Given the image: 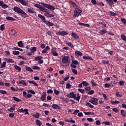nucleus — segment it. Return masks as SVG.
I'll return each mask as SVG.
<instances>
[{
	"mask_svg": "<svg viewBox=\"0 0 126 126\" xmlns=\"http://www.w3.org/2000/svg\"><path fill=\"white\" fill-rule=\"evenodd\" d=\"M41 4H42V6L39 10L40 11H42V12H45H45H47L49 11L48 9H50V10H51L52 11L55 10V7L52 5L45 3L43 2L41 3ZM46 8H47L48 9Z\"/></svg>",
	"mask_w": 126,
	"mask_h": 126,
	"instance_id": "obj_1",
	"label": "nucleus"
},
{
	"mask_svg": "<svg viewBox=\"0 0 126 126\" xmlns=\"http://www.w3.org/2000/svg\"><path fill=\"white\" fill-rule=\"evenodd\" d=\"M66 96L68 98H74V100H76L78 102H79V100L80 99L79 94H74V92L69 93Z\"/></svg>",
	"mask_w": 126,
	"mask_h": 126,
	"instance_id": "obj_2",
	"label": "nucleus"
},
{
	"mask_svg": "<svg viewBox=\"0 0 126 126\" xmlns=\"http://www.w3.org/2000/svg\"><path fill=\"white\" fill-rule=\"evenodd\" d=\"M14 10L15 12H17V13H18L19 14L27 15V14L25 12H24V11H23L22 9L17 6H15L14 7Z\"/></svg>",
	"mask_w": 126,
	"mask_h": 126,
	"instance_id": "obj_3",
	"label": "nucleus"
},
{
	"mask_svg": "<svg viewBox=\"0 0 126 126\" xmlns=\"http://www.w3.org/2000/svg\"><path fill=\"white\" fill-rule=\"evenodd\" d=\"M82 12V10H80V9L79 8H76L74 11L73 18H75L76 16H79L80 13H81Z\"/></svg>",
	"mask_w": 126,
	"mask_h": 126,
	"instance_id": "obj_4",
	"label": "nucleus"
},
{
	"mask_svg": "<svg viewBox=\"0 0 126 126\" xmlns=\"http://www.w3.org/2000/svg\"><path fill=\"white\" fill-rule=\"evenodd\" d=\"M42 59H43L42 56H37L34 58V61L38 62V63L41 64L44 63V61L42 60Z\"/></svg>",
	"mask_w": 126,
	"mask_h": 126,
	"instance_id": "obj_5",
	"label": "nucleus"
},
{
	"mask_svg": "<svg viewBox=\"0 0 126 126\" xmlns=\"http://www.w3.org/2000/svg\"><path fill=\"white\" fill-rule=\"evenodd\" d=\"M89 102L93 104V105H98V99L95 97L92 98V100H89Z\"/></svg>",
	"mask_w": 126,
	"mask_h": 126,
	"instance_id": "obj_6",
	"label": "nucleus"
},
{
	"mask_svg": "<svg viewBox=\"0 0 126 126\" xmlns=\"http://www.w3.org/2000/svg\"><path fill=\"white\" fill-rule=\"evenodd\" d=\"M68 59H69V57L64 56L62 59V63L64 64H66V63H68Z\"/></svg>",
	"mask_w": 126,
	"mask_h": 126,
	"instance_id": "obj_7",
	"label": "nucleus"
},
{
	"mask_svg": "<svg viewBox=\"0 0 126 126\" xmlns=\"http://www.w3.org/2000/svg\"><path fill=\"white\" fill-rule=\"evenodd\" d=\"M68 33L65 31L58 32L57 33V35H60V36H65V35H67Z\"/></svg>",
	"mask_w": 126,
	"mask_h": 126,
	"instance_id": "obj_8",
	"label": "nucleus"
},
{
	"mask_svg": "<svg viewBox=\"0 0 126 126\" xmlns=\"http://www.w3.org/2000/svg\"><path fill=\"white\" fill-rule=\"evenodd\" d=\"M44 15L45 16H46L47 17H54L55 15L53 13H50V12L49 11L48 12H46L44 13Z\"/></svg>",
	"mask_w": 126,
	"mask_h": 126,
	"instance_id": "obj_9",
	"label": "nucleus"
},
{
	"mask_svg": "<svg viewBox=\"0 0 126 126\" xmlns=\"http://www.w3.org/2000/svg\"><path fill=\"white\" fill-rule=\"evenodd\" d=\"M46 96H47V94L46 92H44L42 93V94L40 97V99L42 101H46Z\"/></svg>",
	"mask_w": 126,
	"mask_h": 126,
	"instance_id": "obj_10",
	"label": "nucleus"
},
{
	"mask_svg": "<svg viewBox=\"0 0 126 126\" xmlns=\"http://www.w3.org/2000/svg\"><path fill=\"white\" fill-rule=\"evenodd\" d=\"M38 17L40 18V19H41V20L43 21V22H44V23H46V18L45 17V16L42 15L41 14H38Z\"/></svg>",
	"mask_w": 126,
	"mask_h": 126,
	"instance_id": "obj_11",
	"label": "nucleus"
},
{
	"mask_svg": "<svg viewBox=\"0 0 126 126\" xmlns=\"http://www.w3.org/2000/svg\"><path fill=\"white\" fill-rule=\"evenodd\" d=\"M52 107L54 110H61V107L59 106L58 104H53Z\"/></svg>",
	"mask_w": 126,
	"mask_h": 126,
	"instance_id": "obj_12",
	"label": "nucleus"
},
{
	"mask_svg": "<svg viewBox=\"0 0 126 126\" xmlns=\"http://www.w3.org/2000/svg\"><path fill=\"white\" fill-rule=\"evenodd\" d=\"M19 2L22 4V5H24L25 6H28V2L25 0H21Z\"/></svg>",
	"mask_w": 126,
	"mask_h": 126,
	"instance_id": "obj_13",
	"label": "nucleus"
},
{
	"mask_svg": "<svg viewBox=\"0 0 126 126\" xmlns=\"http://www.w3.org/2000/svg\"><path fill=\"white\" fill-rule=\"evenodd\" d=\"M75 55L77 57H79V56L82 57V56H83V54L82 53V52L79 51H75Z\"/></svg>",
	"mask_w": 126,
	"mask_h": 126,
	"instance_id": "obj_14",
	"label": "nucleus"
},
{
	"mask_svg": "<svg viewBox=\"0 0 126 126\" xmlns=\"http://www.w3.org/2000/svg\"><path fill=\"white\" fill-rule=\"evenodd\" d=\"M71 35L72 37H73L74 39H76L77 40L78 39H79V36L77 35V34L73 32H71Z\"/></svg>",
	"mask_w": 126,
	"mask_h": 126,
	"instance_id": "obj_15",
	"label": "nucleus"
},
{
	"mask_svg": "<svg viewBox=\"0 0 126 126\" xmlns=\"http://www.w3.org/2000/svg\"><path fill=\"white\" fill-rule=\"evenodd\" d=\"M28 12H29V13H36V12L34 11L33 8H28Z\"/></svg>",
	"mask_w": 126,
	"mask_h": 126,
	"instance_id": "obj_16",
	"label": "nucleus"
},
{
	"mask_svg": "<svg viewBox=\"0 0 126 126\" xmlns=\"http://www.w3.org/2000/svg\"><path fill=\"white\" fill-rule=\"evenodd\" d=\"M69 3L70 4H71V5L73 6L74 8H77L78 5L76 4V3H75V2H74L72 1H70Z\"/></svg>",
	"mask_w": 126,
	"mask_h": 126,
	"instance_id": "obj_17",
	"label": "nucleus"
},
{
	"mask_svg": "<svg viewBox=\"0 0 126 126\" xmlns=\"http://www.w3.org/2000/svg\"><path fill=\"white\" fill-rule=\"evenodd\" d=\"M45 24H46V25H47V26H48L49 27L51 26H54V25H55L54 23L50 21L45 22Z\"/></svg>",
	"mask_w": 126,
	"mask_h": 126,
	"instance_id": "obj_18",
	"label": "nucleus"
},
{
	"mask_svg": "<svg viewBox=\"0 0 126 126\" xmlns=\"http://www.w3.org/2000/svg\"><path fill=\"white\" fill-rule=\"evenodd\" d=\"M6 19L7 20H9L10 21H15V20H16V19H14L13 17H10V16L6 17Z\"/></svg>",
	"mask_w": 126,
	"mask_h": 126,
	"instance_id": "obj_19",
	"label": "nucleus"
},
{
	"mask_svg": "<svg viewBox=\"0 0 126 126\" xmlns=\"http://www.w3.org/2000/svg\"><path fill=\"white\" fill-rule=\"evenodd\" d=\"M49 50H50V47H49V46H46L45 49H44V50H42V54H46V53H47V52H48V51H49Z\"/></svg>",
	"mask_w": 126,
	"mask_h": 126,
	"instance_id": "obj_20",
	"label": "nucleus"
},
{
	"mask_svg": "<svg viewBox=\"0 0 126 126\" xmlns=\"http://www.w3.org/2000/svg\"><path fill=\"white\" fill-rule=\"evenodd\" d=\"M83 59L84 60H90L91 61H93V58L90 56H83Z\"/></svg>",
	"mask_w": 126,
	"mask_h": 126,
	"instance_id": "obj_21",
	"label": "nucleus"
},
{
	"mask_svg": "<svg viewBox=\"0 0 126 126\" xmlns=\"http://www.w3.org/2000/svg\"><path fill=\"white\" fill-rule=\"evenodd\" d=\"M19 84H22V85H24V86H27V84L26 82H25V81L24 80H21L20 81H19Z\"/></svg>",
	"mask_w": 126,
	"mask_h": 126,
	"instance_id": "obj_22",
	"label": "nucleus"
},
{
	"mask_svg": "<svg viewBox=\"0 0 126 126\" xmlns=\"http://www.w3.org/2000/svg\"><path fill=\"white\" fill-rule=\"evenodd\" d=\"M5 60H6V62H7V63H14V61H13L12 59H7L6 58H5Z\"/></svg>",
	"mask_w": 126,
	"mask_h": 126,
	"instance_id": "obj_23",
	"label": "nucleus"
},
{
	"mask_svg": "<svg viewBox=\"0 0 126 126\" xmlns=\"http://www.w3.org/2000/svg\"><path fill=\"white\" fill-rule=\"evenodd\" d=\"M28 82H29V83L30 84H33V85H34V86H38L36 82H35L34 81L28 80Z\"/></svg>",
	"mask_w": 126,
	"mask_h": 126,
	"instance_id": "obj_24",
	"label": "nucleus"
},
{
	"mask_svg": "<svg viewBox=\"0 0 126 126\" xmlns=\"http://www.w3.org/2000/svg\"><path fill=\"white\" fill-rule=\"evenodd\" d=\"M105 0L106 1H107L110 6H112V5H113V4H114V2H113V0Z\"/></svg>",
	"mask_w": 126,
	"mask_h": 126,
	"instance_id": "obj_25",
	"label": "nucleus"
},
{
	"mask_svg": "<svg viewBox=\"0 0 126 126\" xmlns=\"http://www.w3.org/2000/svg\"><path fill=\"white\" fill-rule=\"evenodd\" d=\"M107 32V30L106 29H103L102 30L99 31V33L101 35H104V34H105V33Z\"/></svg>",
	"mask_w": 126,
	"mask_h": 126,
	"instance_id": "obj_26",
	"label": "nucleus"
},
{
	"mask_svg": "<svg viewBox=\"0 0 126 126\" xmlns=\"http://www.w3.org/2000/svg\"><path fill=\"white\" fill-rule=\"evenodd\" d=\"M14 67L15 69H16V70H18L19 72H20V71H21V68L19 67V66L16 65L14 66Z\"/></svg>",
	"mask_w": 126,
	"mask_h": 126,
	"instance_id": "obj_27",
	"label": "nucleus"
},
{
	"mask_svg": "<svg viewBox=\"0 0 126 126\" xmlns=\"http://www.w3.org/2000/svg\"><path fill=\"white\" fill-rule=\"evenodd\" d=\"M121 114L123 117H126V111L122 109L121 110Z\"/></svg>",
	"mask_w": 126,
	"mask_h": 126,
	"instance_id": "obj_28",
	"label": "nucleus"
},
{
	"mask_svg": "<svg viewBox=\"0 0 126 126\" xmlns=\"http://www.w3.org/2000/svg\"><path fill=\"white\" fill-rule=\"evenodd\" d=\"M37 51V48L36 47H32L31 48V53H34Z\"/></svg>",
	"mask_w": 126,
	"mask_h": 126,
	"instance_id": "obj_29",
	"label": "nucleus"
},
{
	"mask_svg": "<svg viewBox=\"0 0 126 126\" xmlns=\"http://www.w3.org/2000/svg\"><path fill=\"white\" fill-rule=\"evenodd\" d=\"M99 24L102 28H105L106 27V24L104 22H100Z\"/></svg>",
	"mask_w": 126,
	"mask_h": 126,
	"instance_id": "obj_30",
	"label": "nucleus"
},
{
	"mask_svg": "<svg viewBox=\"0 0 126 126\" xmlns=\"http://www.w3.org/2000/svg\"><path fill=\"white\" fill-rule=\"evenodd\" d=\"M85 115L88 116L89 115H94V112H84Z\"/></svg>",
	"mask_w": 126,
	"mask_h": 126,
	"instance_id": "obj_31",
	"label": "nucleus"
},
{
	"mask_svg": "<svg viewBox=\"0 0 126 126\" xmlns=\"http://www.w3.org/2000/svg\"><path fill=\"white\" fill-rule=\"evenodd\" d=\"M35 123H36V124L37 125V126H42V123L39 120H36L35 121Z\"/></svg>",
	"mask_w": 126,
	"mask_h": 126,
	"instance_id": "obj_32",
	"label": "nucleus"
},
{
	"mask_svg": "<svg viewBox=\"0 0 126 126\" xmlns=\"http://www.w3.org/2000/svg\"><path fill=\"white\" fill-rule=\"evenodd\" d=\"M24 44L22 43V41H20L18 42V46L20 47V48H22L23 47Z\"/></svg>",
	"mask_w": 126,
	"mask_h": 126,
	"instance_id": "obj_33",
	"label": "nucleus"
},
{
	"mask_svg": "<svg viewBox=\"0 0 126 126\" xmlns=\"http://www.w3.org/2000/svg\"><path fill=\"white\" fill-rule=\"evenodd\" d=\"M34 6H35V7H37V8H39L40 10L43 6L36 3L34 5Z\"/></svg>",
	"mask_w": 126,
	"mask_h": 126,
	"instance_id": "obj_34",
	"label": "nucleus"
},
{
	"mask_svg": "<svg viewBox=\"0 0 126 126\" xmlns=\"http://www.w3.org/2000/svg\"><path fill=\"white\" fill-rule=\"evenodd\" d=\"M66 45H68V46H69V47H70V48H73V47H74L73 45H72L71 42L66 41Z\"/></svg>",
	"mask_w": 126,
	"mask_h": 126,
	"instance_id": "obj_35",
	"label": "nucleus"
},
{
	"mask_svg": "<svg viewBox=\"0 0 126 126\" xmlns=\"http://www.w3.org/2000/svg\"><path fill=\"white\" fill-rule=\"evenodd\" d=\"M51 53L55 57H58L59 56L58 53L54 50H52Z\"/></svg>",
	"mask_w": 126,
	"mask_h": 126,
	"instance_id": "obj_36",
	"label": "nucleus"
},
{
	"mask_svg": "<svg viewBox=\"0 0 126 126\" xmlns=\"http://www.w3.org/2000/svg\"><path fill=\"white\" fill-rule=\"evenodd\" d=\"M86 106H87L88 107H90V108H94V106L92 105V104H91V103L87 102L86 103Z\"/></svg>",
	"mask_w": 126,
	"mask_h": 126,
	"instance_id": "obj_37",
	"label": "nucleus"
},
{
	"mask_svg": "<svg viewBox=\"0 0 126 126\" xmlns=\"http://www.w3.org/2000/svg\"><path fill=\"white\" fill-rule=\"evenodd\" d=\"M91 83L92 84V85L93 87L97 86V85H98L97 84H96L94 82V80H93V79L91 80Z\"/></svg>",
	"mask_w": 126,
	"mask_h": 126,
	"instance_id": "obj_38",
	"label": "nucleus"
},
{
	"mask_svg": "<svg viewBox=\"0 0 126 126\" xmlns=\"http://www.w3.org/2000/svg\"><path fill=\"white\" fill-rule=\"evenodd\" d=\"M13 100H14V101H16V102H21V99H20L19 98L15 96H13Z\"/></svg>",
	"mask_w": 126,
	"mask_h": 126,
	"instance_id": "obj_39",
	"label": "nucleus"
},
{
	"mask_svg": "<svg viewBox=\"0 0 126 126\" xmlns=\"http://www.w3.org/2000/svg\"><path fill=\"white\" fill-rule=\"evenodd\" d=\"M26 69L27 71H31L32 72H33L34 71L30 67L26 66Z\"/></svg>",
	"mask_w": 126,
	"mask_h": 126,
	"instance_id": "obj_40",
	"label": "nucleus"
},
{
	"mask_svg": "<svg viewBox=\"0 0 126 126\" xmlns=\"http://www.w3.org/2000/svg\"><path fill=\"white\" fill-rule=\"evenodd\" d=\"M121 39L123 41L126 42V36L124 34L121 35Z\"/></svg>",
	"mask_w": 126,
	"mask_h": 126,
	"instance_id": "obj_41",
	"label": "nucleus"
},
{
	"mask_svg": "<svg viewBox=\"0 0 126 126\" xmlns=\"http://www.w3.org/2000/svg\"><path fill=\"white\" fill-rule=\"evenodd\" d=\"M32 69H34V70H40V67L38 66H32Z\"/></svg>",
	"mask_w": 126,
	"mask_h": 126,
	"instance_id": "obj_42",
	"label": "nucleus"
},
{
	"mask_svg": "<svg viewBox=\"0 0 126 126\" xmlns=\"http://www.w3.org/2000/svg\"><path fill=\"white\" fill-rule=\"evenodd\" d=\"M116 96L117 97H119V98H121V97H122V94H120V92H116Z\"/></svg>",
	"mask_w": 126,
	"mask_h": 126,
	"instance_id": "obj_43",
	"label": "nucleus"
},
{
	"mask_svg": "<svg viewBox=\"0 0 126 126\" xmlns=\"http://www.w3.org/2000/svg\"><path fill=\"white\" fill-rule=\"evenodd\" d=\"M1 6V7H2V8H7V7H8V5H6V4H4L3 2V3H2Z\"/></svg>",
	"mask_w": 126,
	"mask_h": 126,
	"instance_id": "obj_44",
	"label": "nucleus"
},
{
	"mask_svg": "<svg viewBox=\"0 0 126 126\" xmlns=\"http://www.w3.org/2000/svg\"><path fill=\"white\" fill-rule=\"evenodd\" d=\"M72 64H78V61L76 60H72L71 62Z\"/></svg>",
	"mask_w": 126,
	"mask_h": 126,
	"instance_id": "obj_45",
	"label": "nucleus"
},
{
	"mask_svg": "<svg viewBox=\"0 0 126 126\" xmlns=\"http://www.w3.org/2000/svg\"><path fill=\"white\" fill-rule=\"evenodd\" d=\"M82 83L83 84V85H84V86H89V83L86 82V81H83L82 82Z\"/></svg>",
	"mask_w": 126,
	"mask_h": 126,
	"instance_id": "obj_46",
	"label": "nucleus"
},
{
	"mask_svg": "<svg viewBox=\"0 0 126 126\" xmlns=\"http://www.w3.org/2000/svg\"><path fill=\"white\" fill-rule=\"evenodd\" d=\"M19 54H20V53L18 51H13V54L15 56H17V55H19Z\"/></svg>",
	"mask_w": 126,
	"mask_h": 126,
	"instance_id": "obj_47",
	"label": "nucleus"
},
{
	"mask_svg": "<svg viewBox=\"0 0 126 126\" xmlns=\"http://www.w3.org/2000/svg\"><path fill=\"white\" fill-rule=\"evenodd\" d=\"M5 65H6V63L5 62H3L2 64L1 65L0 68H3V67H5Z\"/></svg>",
	"mask_w": 126,
	"mask_h": 126,
	"instance_id": "obj_48",
	"label": "nucleus"
},
{
	"mask_svg": "<svg viewBox=\"0 0 126 126\" xmlns=\"http://www.w3.org/2000/svg\"><path fill=\"white\" fill-rule=\"evenodd\" d=\"M0 93H1V94H3V95H4L7 94V92L4 90H0Z\"/></svg>",
	"mask_w": 126,
	"mask_h": 126,
	"instance_id": "obj_49",
	"label": "nucleus"
},
{
	"mask_svg": "<svg viewBox=\"0 0 126 126\" xmlns=\"http://www.w3.org/2000/svg\"><path fill=\"white\" fill-rule=\"evenodd\" d=\"M109 13H110L111 15H112V16H116L117 15H118V14L113 12V11H110Z\"/></svg>",
	"mask_w": 126,
	"mask_h": 126,
	"instance_id": "obj_50",
	"label": "nucleus"
},
{
	"mask_svg": "<svg viewBox=\"0 0 126 126\" xmlns=\"http://www.w3.org/2000/svg\"><path fill=\"white\" fill-rule=\"evenodd\" d=\"M66 88L67 89H70V88H71V85H70L69 83H67L66 86Z\"/></svg>",
	"mask_w": 126,
	"mask_h": 126,
	"instance_id": "obj_51",
	"label": "nucleus"
},
{
	"mask_svg": "<svg viewBox=\"0 0 126 126\" xmlns=\"http://www.w3.org/2000/svg\"><path fill=\"white\" fill-rule=\"evenodd\" d=\"M9 112H13V111H14V110H15V107H14V106L11 107L10 108V109H8Z\"/></svg>",
	"mask_w": 126,
	"mask_h": 126,
	"instance_id": "obj_52",
	"label": "nucleus"
},
{
	"mask_svg": "<svg viewBox=\"0 0 126 126\" xmlns=\"http://www.w3.org/2000/svg\"><path fill=\"white\" fill-rule=\"evenodd\" d=\"M102 63H103L104 64H109L110 62H109L108 61L103 60Z\"/></svg>",
	"mask_w": 126,
	"mask_h": 126,
	"instance_id": "obj_53",
	"label": "nucleus"
},
{
	"mask_svg": "<svg viewBox=\"0 0 126 126\" xmlns=\"http://www.w3.org/2000/svg\"><path fill=\"white\" fill-rule=\"evenodd\" d=\"M28 92V93H31V94H33V95H35V92L32 90H29Z\"/></svg>",
	"mask_w": 126,
	"mask_h": 126,
	"instance_id": "obj_54",
	"label": "nucleus"
},
{
	"mask_svg": "<svg viewBox=\"0 0 126 126\" xmlns=\"http://www.w3.org/2000/svg\"><path fill=\"white\" fill-rule=\"evenodd\" d=\"M94 91L93 90H91L88 93V94H89V95H93V94H94Z\"/></svg>",
	"mask_w": 126,
	"mask_h": 126,
	"instance_id": "obj_55",
	"label": "nucleus"
},
{
	"mask_svg": "<svg viewBox=\"0 0 126 126\" xmlns=\"http://www.w3.org/2000/svg\"><path fill=\"white\" fill-rule=\"evenodd\" d=\"M54 91L56 95H59V94H60V91H58V90L54 89Z\"/></svg>",
	"mask_w": 126,
	"mask_h": 126,
	"instance_id": "obj_56",
	"label": "nucleus"
},
{
	"mask_svg": "<svg viewBox=\"0 0 126 126\" xmlns=\"http://www.w3.org/2000/svg\"><path fill=\"white\" fill-rule=\"evenodd\" d=\"M78 113H79V110L76 109L73 113V115H77V114H78Z\"/></svg>",
	"mask_w": 126,
	"mask_h": 126,
	"instance_id": "obj_57",
	"label": "nucleus"
},
{
	"mask_svg": "<svg viewBox=\"0 0 126 126\" xmlns=\"http://www.w3.org/2000/svg\"><path fill=\"white\" fill-rule=\"evenodd\" d=\"M119 85L120 86H124V85H125V82H124V81H120L119 82Z\"/></svg>",
	"mask_w": 126,
	"mask_h": 126,
	"instance_id": "obj_58",
	"label": "nucleus"
},
{
	"mask_svg": "<svg viewBox=\"0 0 126 126\" xmlns=\"http://www.w3.org/2000/svg\"><path fill=\"white\" fill-rule=\"evenodd\" d=\"M0 29L1 31H3V30H4V24H3L0 26Z\"/></svg>",
	"mask_w": 126,
	"mask_h": 126,
	"instance_id": "obj_59",
	"label": "nucleus"
},
{
	"mask_svg": "<svg viewBox=\"0 0 126 126\" xmlns=\"http://www.w3.org/2000/svg\"><path fill=\"white\" fill-rule=\"evenodd\" d=\"M72 72H73V73H74V74H76L77 75V70H76V69H72Z\"/></svg>",
	"mask_w": 126,
	"mask_h": 126,
	"instance_id": "obj_60",
	"label": "nucleus"
},
{
	"mask_svg": "<svg viewBox=\"0 0 126 126\" xmlns=\"http://www.w3.org/2000/svg\"><path fill=\"white\" fill-rule=\"evenodd\" d=\"M53 93H54L53 90L50 89L47 91V94H53Z\"/></svg>",
	"mask_w": 126,
	"mask_h": 126,
	"instance_id": "obj_61",
	"label": "nucleus"
},
{
	"mask_svg": "<svg viewBox=\"0 0 126 126\" xmlns=\"http://www.w3.org/2000/svg\"><path fill=\"white\" fill-rule=\"evenodd\" d=\"M103 124H105V126H111V123L109 122H103Z\"/></svg>",
	"mask_w": 126,
	"mask_h": 126,
	"instance_id": "obj_62",
	"label": "nucleus"
},
{
	"mask_svg": "<svg viewBox=\"0 0 126 126\" xmlns=\"http://www.w3.org/2000/svg\"><path fill=\"white\" fill-rule=\"evenodd\" d=\"M78 91H79V92H80V93H84L85 92V91H84V90L81 89H78Z\"/></svg>",
	"mask_w": 126,
	"mask_h": 126,
	"instance_id": "obj_63",
	"label": "nucleus"
},
{
	"mask_svg": "<svg viewBox=\"0 0 126 126\" xmlns=\"http://www.w3.org/2000/svg\"><path fill=\"white\" fill-rule=\"evenodd\" d=\"M42 106H43V107H45V108H47V107H50V105H49V104H48L45 103H44L43 104Z\"/></svg>",
	"mask_w": 126,
	"mask_h": 126,
	"instance_id": "obj_64",
	"label": "nucleus"
}]
</instances>
